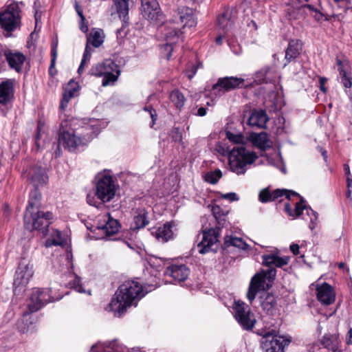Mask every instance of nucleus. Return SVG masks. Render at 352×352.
<instances>
[{
    "instance_id": "obj_39",
    "label": "nucleus",
    "mask_w": 352,
    "mask_h": 352,
    "mask_svg": "<svg viewBox=\"0 0 352 352\" xmlns=\"http://www.w3.org/2000/svg\"><path fill=\"white\" fill-rule=\"evenodd\" d=\"M212 212L218 224L223 227L226 223V217L228 214V210H223L216 205L212 206Z\"/></svg>"
},
{
    "instance_id": "obj_40",
    "label": "nucleus",
    "mask_w": 352,
    "mask_h": 352,
    "mask_svg": "<svg viewBox=\"0 0 352 352\" xmlns=\"http://www.w3.org/2000/svg\"><path fill=\"white\" fill-rule=\"evenodd\" d=\"M272 72V69L265 66L261 68L259 71L256 73V79L260 83H267L271 82L272 81V78L270 76V74Z\"/></svg>"
},
{
    "instance_id": "obj_63",
    "label": "nucleus",
    "mask_w": 352,
    "mask_h": 352,
    "mask_svg": "<svg viewBox=\"0 0 352 352\" xmlns=\"http://www.w3.org/2000/svg\"><path fill=\"white\" fill-rule=\"evenodd\" d=\"M344 170H345V173H346V175L347 176V179H346V180H347L348 177H350V175H351V173H350V169H349V165L344 164Z\"/></svg>"
},
{
    "instance_id": "obj_2",
    "label": "nucleus",
    "mask_w": 352,
    "mask_h": 352,
    "mask_svg": "<svg viewBox=\"0 0 352 352\" xmlns=\"http://www.w3.org/2000/svg\"><path fill=\"white\" fill-rule=\"evenodd\" d=\"M226 135L230 142L241 144L233 147L230 152L228 159L230 170L237 175L244 174L246 171V166L252 164L258 156L255 153L249 151L243 146L245 140L241 133H234L226 131Z\"/></svg>"
},
{
    "instance_id": "obj_62",
    "label": "nucleus",
    "mask_w": 352,
    "mask_h": 352,
    "mask_svg": "<svg viewBox=\"0 0 352 352\" xmlns=\"http://www.w3.org/2000/svg\"><path fill=\"white\" fill-rule=\"evenodd\" d=\"M80 29L82 32L85 33L88 31V26L85 23V21H82V24L80 25Z\"/></svg>"
},
{
    "instance_id": "obj_34",
    "label": "nucleus",
    "mask_w": 352,
    "mask_h": 352,
    "mask_svg": "<svg viewBox=\"0 0 352 352\" xmlns=\"http://www.w3.org/2000/svg\"><path fill=\"white\" fill-rule=\"evenodd\" d=\"M41 194L38 188L34 186V188L30 192V198L25 212L39 210L38 208L41 206Z\"/></svg>"
},
{
    "instance_id": "obj_22",
    "label": "nucleus",
    "mask_w": 352,
    "mask_h": 352,
    "mask_svg": "<svg viewBox=\"0 0 352 352\" xmlns=\"http://www.w3.org/2000/svg\"><path fill=\"white\" fill-rule=\"evenodd\" d=\"M24 177L36 187L39 185H43L47 180L45 171L41 166L30 168L26 173H24Z\"/></svg>"
},
{
    "instance_id": "obj_61",
    "label": "nucleus",
    "mask_w": 352,
    "mask_h": 352,
    "mask_svg": "<svg viewBox=\"0 0 352 352\" xmlns=\"http://www.w3.org/2000/svg\"><path fill=\"white\" fill-rule=\"evenodd\" d=\"M336 63H337V65H338V72H340V69H341L342 70H346V69H344V65H343V63H342V61L341 60H340V59H337V60H336Z\"/></svg>"
},
{
    "instance_id": "obj_56",
    "label": "nucleus",
    "mask_w": 352,
    "mask_h": 352,
    "mask_svg": "<svg viewBox=\"0 0 352 352\" xmlns=\"http://www.w3.org/2000/svg\"><path fill=\"white\" fill-rule=\"evenodd\" d=\"M320 350V347L319 344H314L312 346H311L309 348L308 351L309 352H319Z\"/></svg>"
},
{
    "instance_id": "obj_21",
    "label": "nucleus",
    "mask_w": 352,
    "mask_h": 352,
    "mask_svg": "<svg viewBox=\"0 0 352 352\" xmlns=\"http://www.w3.org/2000/svg\"><path fill=\"white\" fill-rule=\"evenodd\" d=\"M261 307L263 311L270 316H274L278 312L277 297L270 293H263L259 297Z\"/></svg>"
},
{
    "instance_id": "obj_42",
    "label": "nucleus",
    "mask_w": 352,
    "mask_h": 352,
    "mask_svg": "<svg viewBox=\"0 0 352 352\" xmlns=\"http://www.w3.org/2000/svg\"><path fill=\"white\" fill-rule=\"evenodd\" d=\"M170 101L174 104V105L179 109L184 106L185 102V97L182 92L179 90H173L169 96Z\"/></svg>"
},
{
    "instance_id": "obj_60",
    "label": "nucleus",
    "mask_w": 352,
    "mask_h": 352,
    "mask_svg": "<svg viewBox=\"0 0 352 352\" xmlns=\"http://www.w3.org/2000/svg\"><path fill=\"white\" fill-rule=\"evenodd\" d=\"M347 344H352V329H350L347 333Z\"/></svg>"
},
{
    "instance_id": "obj_13",
    "label": "nucleus",
    "mask_w": 352,
    "mask_h": 352,
    "mask_svg": "<svg viewBox=\"0 0 352 352\" xmlns=\"http://www.w3.org/2000/svg\"><path fill=\"white\" fill-rule=\"evenodd\" d=\"M300 201L295 204V208L292 209L290 204L287 203L285 204V210L289 215L293 217H299L303 214V211L306 210L307 216L309 217V227L311 230L315 228L316 221L318 220V213L313 210L310 207H307L305 204V200L300 195Z\"/></svg>"
},
{
    "instance_id": "obj_58",
    "label": "nucleus",
    "mask_w": 352,
    "mask_h": 352,
    "mask_svg": "<svg viewBox=\"0 0 352 352\" xmlns=\"http://www.w3.org/2000/svg\"><path fill=\"white\" fill-rule=\"evenodd\" d=\"M207 109L205 107H199L197 110V115L199 116H204L206 114Z\"/></svg>"
},
{
    "instance_id": "obj_29",
    "label": "nucleus",
    "mask_w": 352,
    "mask_h": 352,
    "mask_svg": "<svg viewBox=\"0 0 352 352\" xmlns=\"http://www.w3.org/2000/svg\"><path fill=\"white\" fill-rule=\"evenodd\" d=\"M79 89L78 82L71 80L66 86L64 93L63 94V98L60 103V109L64 111L67 106L69 100L75 96L76 93Z\"/></svg>"
},
{
    "instance_id": "obj_45",
    "label": "nucleus",
    "mask_w": 352,
    "mask_h": 352,
    "mask_svg": "<svg viewBox=\"0 0 352 352\" xmlns=\"http://www.w3.org/2000/svg\"><path fill=\"white\" fill-rule=\"evenodd\" d=\"M57 54V43H53L51 46V64L49 68V74L51 76H54L56 73V71L54 73L53 70L55 66Z\"/></svg>"
},
{
    "instance_id": "obj_1",
    "label": "nucleus",
    "mask_w": 352,
    "mask_h": 352,
    "mask_svg": "<svg viewBox=\"0 0 352 352\" xmlns=\"http://www.w3.org/2000/svg\"><path fill=\"white\" fill-rule=\"evenodd\" d=\"M76 119L63 120L58 131V143L69 151H74L78 146L86 145L96 138L100 131V122L90 120L81 122Z\"/></svg>"
},
{
    "instance_id": "obj_30",
    "label": "nucleus",
    "mask_w": 352,
    "mask_h": 352,
    "mask_svg": "<svg viewBox=\"0 0 352 352\" xmlns=\"http://www.w3.org/2000/svg\"><path fill=\"white\" fill-rule=\"evenodd\" d=\"M252 144L262 151H265L272 147V142L265 132L252 133L250 135Z\"/></svg>"
},
{
    "instance_id": "obj_24",
    "label": "nucleus",
    "mask_w": 352,
    "mask_h": 352,
    "mask_svg": "<svg viewBox=\"0 0 352 352\" xmlns=\"http://www.w3.org/2000/svg\"><path fill=\"white\" fill-rule=\"evenodd\" d=\"M1 54H3L6 57L11 68L14 69L16 72L21 71V66L25 60V56L22 53H13L10 50H5L1 51Z\"/></svg>"
},
{
    "instance_id": "obj_9",
    "label": "nucleus",
    "mask_w": 352,
    "mask_h": 352,
    "mask_svg": "<svg viewBox=\"0 0 352 352\" xmlns=\"http://www.w3.org/2000/svg\"><path fill=\"white\" fill-rule=\"evenodd\" d=\"M118 188V186L111 175L107 173L98 175L96 184V195L102 203L111 201Z\"/></svg>"
},
{
    "instance_id": "obj_48",
    "label": "nucleus",
    "mask_w": 352,
    "mask_h": 352,
    "mask_svg": "<svg viewBox=\"0 0 352 352\" xmlns=\"http://www.w3.org/2000/svg\"><path fill=\"white\" fill-rule=\"evenodd\" d=\"M57 236H58V239H48L46 240L45 246L48 248L53 245H63V242L60 238V232L58 231H57Z\"/></svg>"
},
{
    "instance_id": "obj_36",
    "label": "nucleus",
    "mask_w": 352,
    "mask_h": 352,
    "mask_svg": "<svg viewBox=\"0 0 352 352\" xmlns=\"http://www.w3.org/2000/svg\"><path fill=\"white\" fill-rule=\"evenodd\" d=\"M234 19L232 15V12L229 10H225L218 18L217 23L219 28L227 32L234 25Z\"/></svg>"
},
{
    "instance_id": "obj_6",
    "label": "nucleus",
    "mask_w": 352,
    "mask_h": 352,
    "mask_svg": "<svg viewBox=\"0 0 352 352\" xmlns=\"http://www.w3.org/2000/svg\"><path fill=\"white\" fill-rule=\"evenodd\" d=\"M119 67L111 60H106L101 63L94 65L89 74L96 77H102V85L107 87L113 85L120 76Z\"/></svg>"
},
{
    "instance_id": "obj_32",
    "label": "nucleus",
    "mask_w": 352,
    "mask_h": 352,
    "mask_svg": "<svg viewBox=\"0 0 352 352\" xmlns=\"http://www.w3.org/2000/svg\"><path fill=\"white\" fill-rule=\"evenodd\" d=\"M263 264L267 267L275 266L282 267L287 265L290 260L289 256L280 257L276 254H263L262 256Z\"/></svg>"
},
{
    "instance_id": "obj_3",
    "label": "nucleus",
    "mask_w": 352,
    "mask_h": 352,
    "mask_svg": "<svg viewBox=\"0 0 352 352\" xmlns=\"http://www.w3.org/2000/svg\"><path fill=\"white\" fill-rule=\"evenodd\" d=\"M144 296L142 287L138 282L125 281L118 287L109 303V307L111 310L122 314L132 305L134 300Z\"/></svg>"
},
{
    "instance_id": "obj_4",
    "label": "nucleus",
    "mask_w": 352,
    "mask_h": 352,
    "mask_svg": "<svg viewBox=\"0 0 352 352\" xmlns=\"http://www.w3.org/2000/svg\"><path fill=\"white\" fill-rule=\"evenodd\" d=\"M22 1L8 0L3 9L0 11V28L5 37L12 36V33L20 30L22 23Z\"/></svg>"
},
{
    "instance_id": "obj_8",
    "label": "nucleus",
    "mask_w": 352,
    "mask_h": 352,
    "mask_svg": "<svg viewBox=\"0 0 352 352\" xmlns=\"http://www.w3.org/2000/svg\"><path fill=\"white\" fill-rule=\"evenodd\" d=\"M53 214L51 212H44L40 210L25 212L23 221L25 229L32 231L36 230L43 235L48 232Z\"/></svg>"
},
{
    "instance_id": "obj_50",
    "label": "nucleus",
    "mask_w": 352,
    "mask_h": 352,
    "mask_svg": "<svg viewBox=\"0 0 352 352\" xmlns=\"http://www.w3.org/2000/svg\"><path fill=\"white\" fill-rule=\"evenodd\" d=\"M143 109L145 111H148L149 113L150 116H151V120H152V122H151V127H153V126L155 124V121H156V120L157 118V114L156 113V111L151 105L144 107Z\"/></svg>"
},
{
    "instance_id": "obj_37",
    "label": "nucleus",
    "mask_w": 352,
    "mask_h": 352,
    "mask_svg": "<svg viewBox=\"0 0 352 352\" xmlns=\"http://www.w3.org/2000/svg\"><path fill=\"white\" fill-rule=\"evenodd\" d=\"M117 13L120 19L125 21L128 19L129 0H113Z\"/></svg>"
},
{
    "instance_id": "obj_23",
    "label": "nucleus",
    "mask_w": 352,
    "mask_h": 352,
    "mask_svg": "<svg viewBox=\"0 0 352 352\" xmlns=\"http://www.w3.org/2000/svg\"><path fill=\"white\" fill-rule=\"evenodd\" d=\"M166 274L170 276L176 282H183L188 277L190 270L184 264H173L167 267Z\"/></svg>"
},
{
    "instance_id": "obj_27",
    "label": "nucleus",
    "mask_w": 352,
    "mask_h": 352,
    "mask_svg": "<svg viewBox=\"0 0 352 352\" xmlns=\"http://www.w3.org/2000/svg\"><path fill=\"white\" fill-rule=\"evenodd\" d=\"M14 96V85L11 80L0 83V104H7Z\"/></svg>"
},
{
    "instance_id": "obj_12",
    "label": "nucleus",
    "mask_w": 352,
    "mask_h": 352,
    "mask_svg": "<svg viewBox=\"0 0 352 352\" xmlns=\"http://www.w3.org/2000/svg\"><path fill=\"white\" fill-rule=\"evenodd\" d=\"M233 309L235 312V318L243 329H252L254 326L256 320L250 307L243 302L237 301L235 302Z\"/></svg>"
},
{
    "instance_id": "obj_20",
    "label": "nucleus",
    "mask_w": 352,
    "mask_h": 352,
    "mask_svg": "<svg viewBox=\"0 0 352 352\" xmlns=\"http://www.w3.org/2000/svg\"><path fill=\"white\" fill-rule=\"evenodd\" d=\"M316 296L322 305H329L336 300V292L331 285L324 282L317 285Z\"/></svg>"
},
{
    "instance_id": "obj_16",
    "label": "nucleus",
    "mask_w": 352,
    "mask_h": 352,
    "mask_svg": "<svg viewBox=\"0 0 352 352\" xmlns=\"http://www.w3.org/2000/svg\"><path fill=\"white\" fill-rule=\"evenodd\" d=\"M220 230L219 227H216L203 232L202 240L197 245L200 254H204L214 250L212 247L219 241L218 237Z\"/></svg>"
},
{
    "instance_id": "obj_59",
    "label": "nucleus",
    "mask_w": 352,
    "mask_h": 352,
    "mask_svg": "<svg viewBox=\"0 0 352 352\" xmlns=\"http://www.w3.org/2000/svg\"><path fill=\"white\" fill-rule=\"evenodd\" d=\"M87 203L89 205L94 206H96V207H98L96 205V202L94 201V197H91V196L88 195L87 197Z\"/></svg>"
},
{
    "instance_id": "obj_11",
    "label": "nucleus",
    "mask_w": 352,
    "mask_h": 352,
    "mask_svg": "<svg viewBox=\"0 0 352 352\" xmlns=\"http://www.w3.org/2000/svg\"><path fill=\"white\" fill-rule=\"evenodd\" d=\"M104 32L101 29H94L87 36L85 49L82 55V58L78 69V73L80 74L83 70L86 63L89 61L93 50L90 47V45L94 47H99L104 42Z\"/></svg>"
},
{
    "instance_id": "obj_64",
    "label": "nucleus",
    "mask_w": 352,
    "mask_h": 352,
    "mask_svg": "<svg viewBox=\"0 0 352 352\" xmlns=\"http://www.w3.org/2000/svg\"><path fill=\"white\" fill-rule=\"evenodd\" d=\"M223 36L222 35H219L217 38H216V40H215V42L217 45H221L222 44V41H223Z\"/></svg>"
},
{
    "instance_id": "obj_57",
    "label": "nucleus",
    "mask_w": 352,
    "mask_h": 352,
    "mask_svg": "<svg viewBox=\"0 0 352 352\" xmlns=\"http://www.w3.org/2000/svg\"><path fill=\"white\" fill-rule=\"evenodd\" d=\"M318 149L319 150V151L320 152L322 156L323 157V159L324 160L325 162L327 161V151L322 147H320V146H318Z\"/></svg>"
},
{
    "instance_id": "obj_17",
    "label": "nucleus",
    "mask_w": 352,
    "mask_h": 352,
    "mask_svg": "<svg viewBox=\"0 0 352 352\" xmlns=\"http://www.w3.org/2000/svg\"><path fill=\"white\" fill-rule=\"evenodd\" d=\"M284 196L289 200L292 197H299V194L294 190L287 189H276L270 192L269 188H266L260 191L258 200L261 203H267L276 201Z\"/></svg>"
},
{
    "instance_id": "obj_35",
    "label": "nucleus",
    "mask_w": 352,
    "mask_h": 352,
    "mask_svg": "<svg viewBox=\"0 0 352 352\" xmlns=\"http://www.w3.org/2000/svg\"><path fill=\"white\" fill-rule=\"evenodd\" d=\"M148 212L145 208H138L133 217L135 229H142L149 223Z\"/></svg>"
},
{
    "instance_id": "obj_31",
    "label": "nucleus",
    "mask_w": 352,
    "mask_h": 352,
    "mask_svg": "<svg viewBox=\"0 0 352 352\" xmlns=\"http://www.w3.org/2000/svg\"><path fill=\"white\" fill-rule=\"evenodd\" d=\"M269 118L263 110L254 111L248 118V124L252 127L263 129L266 126Z\"/></svg>"
},
{
    "instance_id": "obj_51",
    "label": "nucleus",
    "mask_w": 352,
    "mask_h": 352,
    "mask_svg": "<svg viewBox=\"0 0 352 352\" xmlns=\"http://www.w3.org/2000/svg\"><path fill=\"white\" fill-rule=\"evenodd\" d=\"M221 197L225 199H228L231 201H238L239 197L235 192H228L221 195Z\"/></svg>"
},
{
    "instance_id": "obj_43",
    "label": "nucleus",
    "mask_w": 352,
    "mask_h": 352,
    "mask_svg": "<svg viewBox=\"0 0 352 352\" xmlns=\"http://www.w3.org/2000/svg\"><path fill=\"white\" fill-rule=\"evenodd\" d=\"M222 176L221 170L220 169H216L213 171L206 173L204 176V178L205 182L210 184H216Z\"/></svg>"
},
{
    "instance_id": "obj_55",
    "label": "nucleus",
    "mask_w": 352,
    "mask_h": 352,
    "mask_svg": "<svg viewBox=\"0 0 352 352\" xmlns=\"http://www.w3.org/2000/svg\"><path fill=\"white\" fill-rule=\"evenodd\" d=\"M299 248H300V246L296 243H293L290 245V250L296 256L300 254Z\"/></svg>"
},
{
    "instance_id": "obj_7",
    "label": "nucleus",
    "mask_w": 352,
    "mask_h": 352,
    "mask_svg": "<svg viewBox=\"0 0 352 352\" xmlns=\"http://www.w3.org/2000/svg\"><path fill=\"white\" fill-rule=\"evenodd\" d=\"M276 276V270L273 267L262 270L261 272L254 274L250 283L247 294V298L250 303L255 299L259 290L268 289L272 286Z\"/></svg>"
},
{
    "instance_id": "obj_26",
    "label": "nucleus",
    "mask_w": 352,
    "mask_h": 352,
    "mask_svg": "<svg viewBox=\"0 0 352 352\" xmlns=\"http://www.w3.org/2000/svg\"><path fill=\"white\" fill-rule=\"evenodd\" d=\"M302 43L298 39H292L289 41L288 46L285 50V65L294 60L300 54Z\"/></svg>"
},
{
    "instance_id": "obj_19",
    "label": "nucleus",
    "mask_w": 352,
    "mask_h": 352,
    "mask_svg": "<svg viewBox=\"0 0 352 352\" xmlns=\"http://www.w3.org/2000/svg\"><path fill=\"white\" fill-rule=\"evenodd\" d=\"M141 12L144 18L148 21L160 20L162 15L157 0H141Z\"/></svg>"
},
{
    "instance_id": "obj_52",
    "label": "nucleus",
    "mask_w": 352,
    "mask_h": 352,
    "mask_svg": "<svg viewBox=\"0 0 352 352\" xmlns=\"http://www.w3.org/2000/svg\"><path fill=\"white\" fill-rule=\"evenodd\" d=\"M346 187H347V191H346L347 197L352 201V178L348 177V179L346 181Z\"/></svg>"
},
{
    "instance_id": "obj_18",
    "label": "nucleus",
    "mask_w": 352,
    "mask_h": 352,
    "mask_svg": "<svg viewBox=\"0 0 352 352\" xmlns=\"http://www.w3.org/2000/svg\"><path fill=\"white\" fill-rule=\"evenodd\" d=\"M32 275L33 271L32 266H30L27 261L24 259L21 261L16 271L13 283L15 289L20 287H25L28 283Z\"/></svg>"
},
{
    "instance_id": "obj_25",
    "label": "nucleus",
    "mask_w": 352,
    "mask_h": 352,
    "mask_svg": "<svg viewBox=\"0 0 352 352\" xmlns=\"http://www.w3.org/2000/svg\"><path fill=\"white\" fill-rule=\"evenodd\" d=\"M102 219L104 224L98 226V229L102 230L107 236H112L119 231L120 223L118 220L112 218L109 213L105 214Z\"/></svg>"
},
{
    "instance_id": "obj_53",
    "label": "nucleus",
    "mask_w": 352,
    "mask_h": 352,
    "mask_svg": "<svg viewBox=\"0 0 352 352\" xmlns=\"http://www.w3.org/2000/svg\"><path fill=\"white\" fill-rule=\"evenodd\" d=\"M327 81V79L325 77H319V87L320 91H322L324 94L327 92V87H325Z\"/></svg>"
},
{
    "instance_id": "obj_54",
    "label": "nucleus",
    "mask_w": 352,
    "mask_h": 352,
    "mask_svg": "<svg viewBox=\"0 0 352 352\" xmlns=\"http://www.w3.org/2000/svg\"><path fill=\"white\" fill-rule=\"evenodd\" d=\"M75 10L78 15L80 17L81 21H85V17L83 14L82 9L80 6L78 5L77 2L75 3Z\"/></svg>"
},
{
    "instance_id": "obj_41",
    "label": "nucleus",
    "mask_w": 352,
    "mask_h": 352,
    "mask_svg": "<svg viewBox=\"0 0 352 352\" xmlns=\"http://www.w3.org/2000/svg\"><path fill=\"white\" fill-rule=\"evenodd\" d=\"M181 32L179 28H169L166 27L164 29V35L168 42L176 43L179 39Z\"/></svg>"
},
{
    "instance_id": "obj_49",
    "label": "nucleus",
    "mask_w": 352,
    "mask_h": 352,
    "mask_svg": "<svg viewBox=\"0 0 352 352\" xmlns=\"http://www.w3.org/2000/svg\"><path fill=\"white\" fill-rule=\"evenodd\" d=\"M173 141L175 142H178L179 144H182V133L179 129V128H174L170 134Z\"/></svg>"
},
{
    "instance_id": "obj_14",
    "label": "nucleus",
    "mask_w": 352,
    "mask_h": 352,
    "mask_svg": "<svg viewBox=\"0 0 352 352\" xmlns=\"http://www.w3.org/2000/svg\"><path fill=\"white\" fill-rule=\"evenodd\" d=\"M244 82L245 80L242 78L234 76L219 78L213 85L212 89L215 94H224L235 89L242 88L244 86Z\"/></svg>"
},
{
    "instance_id": "obj_44",
    "label": "nucleus",
    "mask_w": 352,
    "mask_h": 352,
    "mask_svg": "<svg viewBox=\"0 0 352 352\" xmlns=\"http://www.w3.org/2000/svg\"><path fill=\"white\" fill-rule=\"evenodd\" d=\"M340 82L343 85V86L349 89L352 86V77L350 72H348L346 70L340 69L339 72Z\"/></svg>"
},
{
    "instance_id": "obj_38",
    "label": "nucleus",
    "mask_w": 352,
    "mask_h": 352,
    "mask_svg": "<svg viewBox=\"0 0 352 352\" xmlns=\"http://www.w3.org/2000/svg\"><path fill=\"white\" fill-rule=\"evenodd\" d=\"M224 245L226 247L234 246L241 250H246L248 245L241 238L226 236L225 237Z\"/></svg>"
},
{
    "instance_id": "obj_5",
    "label": "nucleus",
    "mask_w": 352,
    "mask_h": 352,
    "mask_svg": "<svg viewBox=\"0 0 352 352\" xmlns=\"http://www.w3.org/2000/svg\"><path fill=\"white\" fill-rule=\"evenodd\" d=\"M257 333L262 337L261 346L264 352H285L291 342L290 338L278 335L274 330L261 329Z\"/></svg>"
},
{
    "instance_id": "obj_15",
    "label": "nucleus",
    "mask_w": 352,
    "mask_h": 352,
    "mask_svg": "<svg viewBox=\"0 0 352 352\" xmlns=\"http://www.w3.org/2000/svg\"><path fill=\"white\" fill-rule=\"evenodd\" d=\"M173 21L179 24L183 28L195 27L197 24L192 9L187 6L178 7L173 11Z\"/></svg>"
},
{
    "instance_id": "obj_10",
    "label": "nucleus",
    "mask_w": 352,
    "mask_h": 352,
    "mask_svg": "<svg viewBox=\"0 0 352 352\" xmlns=\"http://www.w3.org/2000/svg\"><path fill=\"white\" fill-rule=\"evenodd\" d=\"M51 292L50 289L34 288L28 303L29 311L23 313V316L25 317L29 314L36 312L48 302L54 301L55 299L51 295Z\"/></svg>"
},
{
    "instance_id": "obj_33",
    "label": "nucleus",
    "mask_w": 352,
    "mask_h": 352,
    "mask_svg": "<svg viewBox=\"0 0 352 352\" xmlns=\"http://www.w3.org/2000/svg\"><path fill=\"white\" fill-rule=\"evenodd\" d=\"M324 348L333 352L340 349L341 341L337 334H324L320 341Z\"/></svg>"
},
{
    "instance_id": "obj_47",
    "label": "nucleus",
    "mask_w": 352,
    "mask_h": 352,
    "mask_svg": "<svg viewBox=\"0 0 352 352\" xmlns=\"http://www.w3.org/2000/svg\"><path fill=\"white\" fill-rule=\"evenodd\" d=\"M174 43L168 42L164 45L162 46V53L164 54V57L168 60L170 59L172 56V52L173 50V44Z\"/></svg>"
},
{
    "instance_id": "obj_28",
    "label": "nucleus",
    "mask_w": 352,
    "mask_h": 352,
    "mask_svg": "<svg viewBox=\"0 0 352 352\" xmlns=\"http://www.w3.org/2000/svg\"><path fill=\"white\" fill-rule=\"evenodd\" d=\"M151 234L158 241L162 243H166L173 238L172 226L168 222L153 230Z\"/></svg>"
},
{
    "instance_id": "obj_46",
    "label": "nucleus",
    "mask_w": 352,
    "mask_h": 352,
    "mask_svg": "<svg viewBox=\"0 0 352 352\" xmlns=\"http://www.w3.org/2000/svg\"><path fill=\"white\" fill-rule=\"evenodd\" d=\"M70 287L74 289L76 292L80 293L85 292V289L82 287L80 278L77 275H74V280L69 281V283Z\"/></svg>"
}]
</instances>
